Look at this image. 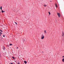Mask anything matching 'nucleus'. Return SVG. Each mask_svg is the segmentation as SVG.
Wrapping results in <instances>:
<instances>
[{"label":"nucleus","mask_w":64,"mask_h":64,"mask_svg":"<svg viewBox=\"0 0 64 64\" xmlns=\"http://www.w3.org/2000/svg\"><path fill=\"white\" fill-rule=\"evenodd\" d=\"M48 13L49 15H50V12H48Z\"/></svg>","instance_id":"13"},{"label":"nucleus","mask_w":64,"mask_h":64,"mask_svg":"<svg viewBox=\"0 0 64 64\" xmlns=\"http://www.w3.org/2000/svg\"><path fill=\"white\" fill-rule=\"evenodd\" d=\"M62 61L63 62H64V58H63L62 60Z\"/></svg>","instance_id":"8"},{"label":"nucleus","mask_w":64,"mask_h":64,"mask_svg":"<svg viewBox=\"0 0 64 64\" xmlns=\"http://www.w3.org/2000/svg\"><path fill=\"white\" fill-rule=\"evenodd\" d=\"M64 32H62V36H64Z\"/></svg>","instance_id":"5"},{"label":"nucleus","mask_w":64,"mask_h":64,"mask_svg":"<svg viewBox=\"0 0 64 64\" xmlns=\"http://www.w3.org/2000/svg\"><path fill=\"white\" fill-rule=\"evenodd\" d=\"M0 36H1V34H0Z\"/></svg>","instance_id":"24"},{"label":"nucleus","mask_w":64,"mask_h":64,"mask_svg":"<svg viewBox=\"0 0 64 64\" xmlns=\"http://www.w3.org/2000/svg\"><path fill=\"white\" fill-rule=\"evenodd\" d=\"M44 33H45V34H46V30H44Z\"/></svg>","instance_id":"4"},{"label":"nucleus","mask_w":64,"mask_h":64,"mask_svg":"<svg viewBox=\"0 0 64 64\" xmlns=\"http://www.w3.org/2000/svg\"><path fill=\"white\" fill-rule=\"evenodd\" d=\"M15 62H16V61H15Z\"/></svg>","instance_id":"23"},{"label":"nucleus","mask_w":64,"mask_h":64,"mask_svg":"<svg viewBox=\"0 0 64 64\" xmlns=\"http://www.w3.org/2000/svg\"><path fill=\"white\" fill-rule=\"evenodd\" d=\"M58 17H60V14L58 13Z\"/></svg>","instance_id":"2"},{"label":"nucleus","mask_w":64,"mask_h":64,"mask_svg":"<svg viewBox=\"0 0 64 64\" xmlns=\"http://www.w3.org/2000/svg\"><path fill=\"white\" fill-rule=\"evenodd\" d=\"M46 6H47L46 5H44V7H46Z\"/></svg>","instance_id":"14"},{"label":"nucleus","mask_w":64,"mask_h":64,"mask_svg":"<svg viewBox=\"0 0 64 64\" xmlns=\"http://www.w3.org/2000/svg\"><path fill=\"white\" fill-rule=\"evenodd\" d=\"M0 34H2V32H0Z\"/></svg>","instance_id":"19"},{"label":"nucleus","mask_w":64,"mask_h":64,"mask_svg":"<svg viewBox=\"0 0 64 64\" xmlns=\"http://www.w3.org/2000/svg\"><path fill=\"white\" fill-rule=\"evenodd\" d=\"M22 41L23 42H25V38H24L23 39Z\"/></svg>","instance_id":"3"},{"label":"nucleus","mask_w":64,"mask_h":64,"mask_svg":"<svg viewBox=\"0 0 64 64\" xmlns=\"http://www.w3.org/2000/svg\"><path fill=\"white\" fill-rule=\"evenodd\" d=\"M2 6H1L0 7V10H2Z\"/></svg>","instance_id":"10"},{"label":"nucleus","mask_w":64,"mask_h":64,"mask_svg":"<svg viewBox=\"0 0 64 64\" xmlns=\"http://www.w3.org/2000/svg\"><path fill=\"white\" fill-rule=\"evenodd\" d=\"M3 37H5V36H4V35H3Z\"/></svg>","instance_id":"17"},{"label":"nucleus","mask_w":64,"mask_h":64,"mask_svg":"<svg viewBox=\"0 0 64 64\" xmlns=\"http://www.w3.org/2000/svg\"><path fill=\"white\" fill-rule=\"evenodd\" d=\"M24 63H25V64H27V62H26V61H24Z\"/></svg>","instance_id":"6"},{"label":"nucleus","mask_w":64,"mask_h":64,"mask_svg":"<svg viewBox=\"0 0 64 64\" xmlns=\"http://www.w3.org/2000/svg\"><path fill=\"white\" fill-rule=\"evenodd\" d=\"M55 5L56 6V7L57 8V4H55Z\"/></svg>","instance_id":"9"},{"label":"nucleus","mask_w":64,"mask_h":64,"mask_svg":"<svg viewBox=\"0 0 64 64\" xmlns=\"http://www.w3.org/2000/svg\"><path fill=\"white\" fill-rule=\"evenodd\" d=\"M12 58H13V59H15V58H14V56L12 57Z\"/></svg>","instance_id":"12"},{"label":"nucleus","mask_w":64,"mask_h":64,"mask_svg":"<svg viewBox=\"0 0 64 64\" xmlns=\"http://www.w3.org/2000/svg\"><path fill=\"white\" fill-rule=\"evenodd\" d=\"M41 38L42 40L44 38V36L43 35L41 36Z\"/></svg>","instance_id":"1"},{"label":"nucleus","mask_w":64,"mask_h":64,"mask_svg":"<svg viewBox=\"0 0 64 64\" xmlns=\"http://www.w3.org/2000/svg\"><path fill=\"white\" fill-rule=\"evenodd\" d=\"M3 49H4V50L5 47H4V46H3Z\"/></svg>","instance_id":"11"},{"label":"nucleus","mask_w":64,"mask_h":64,"mask_svg":"<svg viewBox=\"0 0 64 64\" xmlns=\"http://www.w3.org/2000/svg\"><path fill=\"white\" fill-rule=\"evenodd\" d=\"M16 48H17V49H18V47H17Z\"/></svg>","instance_id":"21"},{"label":"nucleus","mask_w":64,"mask_h":64,"mask_svg":"<svg viewBox=\"0 0 64 64\" xmlns=\"http://www.w3.org/2000/svg\"><path fill=\"white\" fill-rule=\"evenodd\" d=\"M10 46H11V45L12 46V44H10Z\"/></svg>","instance_id":"15"},{"label":"nucleus","mask_w":64,"mask_h":64,"mask_svg":"<svg viewBox=\"0 0 64 64\" xmlns=\"http://www.w3.org/2000/svg\"><path fill=\"white\" fill-rule=\"evenodd\" d=\"M15 23H16V25L17 24V22H15Z\"/></svg>","instance_id":"16"},{"label":"nucleus","mask_w":64,"mask_h":64,"mask_svg":"<svg viewBox=\"0 0 64 64\" xmlns=\"http://www.w3.org/2000/svg\"><path fill=\"white\" fill-rule=\"evenodd\" d=\"M10 64H13V63H10Z\"/></svg>","instance_id":"20"},{"label":"nucleus","mask_w":64,"mask_h":64,"mask_svg":"<svg viewBox=\"0 0 64 64\" xmlns=\"http://www.w3.org/2000/svg\"><path fill=\"white\" fill-rule=\"evenodd\" d=\"M18 64H19V63H18Z\"/></svg>","instance_id":"22"},{"label":"nucleus","mask_w":64,"mask_h":64,"mask_svg":"<svg viewBox=\"0 0 64 64\" xmlns=\"http://www.w3.org/2000/svg\"><path fill=\"white\" fill-rule=\"evenodd\" d=\"M0 30V31L1 32H3V31H2V30Z\"/></svg>","instance_id":"18"},{"label":"nucleus","mask_w":64,"mask_h":64,"mask_svg":"<svg viewBox=\"0 0 64 64\" xmlns=\"http://www.w3.org/2000/svg\"><path fill=\"white\" fill-rule=\"evenodd\" d=\"M2 13H4L5 12V11H3V10H2Z\"/></svg>","instance_id":"7"}]
</instances>
